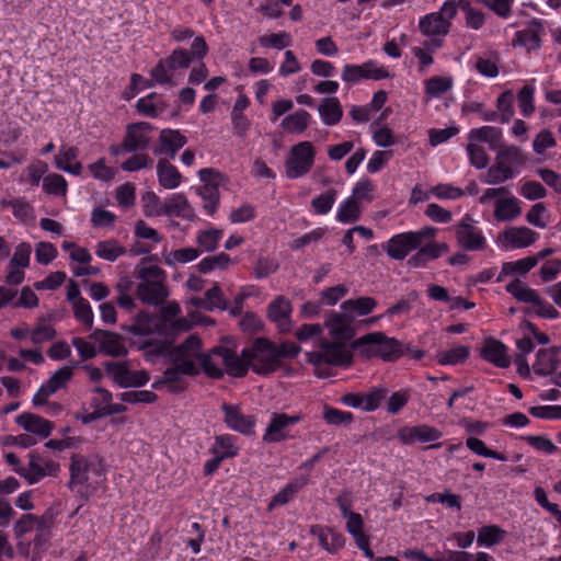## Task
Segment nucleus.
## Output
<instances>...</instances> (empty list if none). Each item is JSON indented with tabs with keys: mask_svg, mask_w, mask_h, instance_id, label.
<instances>
[{
	"mask_svg": "<svg viewBox=\"0 0 561 561\" xmlns=\"http://www.w3.org/2000/svg\"><path fill=\"white\" fill-rule=\"evenodd\" d=\"M236 442L237 438L232 435H218L215 437V443L210 448V453L214 456L220 457L222 460L233 458L239 453V447Z\"/></svg>",
	"mask_w": 561,
	"mask_h": 561,
	"instance_id": "32",
	"label": "nucleus"
},
{
	"mask_svg": "<svg viewBox=\"0 0 561 561\" xmlns=\"http://www.w3.org/2000/svg\"><path fill=\"white\" fill-rule=\"evenodd\" d=\"M515 176L514 169L495 158V163L488 169L486 184H500Z\"/></svg>",
	"mask_w": 561,
	"mask_h": 561,
	"instance_id": "38",
	"label": "nucleus"
},
{
	"mask_svg": "<svg viewBox=\"0 0 561 561\" xmlns=\"http://www.w3.org/2000/svg\"><path fill=\"white\" fill-rule=\"evenodd\" d=\"M173 70L168 68V62L165 59L160 60L151 70V78L154 82L159 84H170L175 85L172 79Z\"/></svg>",
	"mask_w": 561,
	"mask_h": 561,
	"instance_id": "62",
	"label": "nucleus"
},
{
	"mask_svg": "<svg viewBox=\"0 0 561 561\" xmlns=\"http://www.w3.org/2000/svg\"><path fill=\"white\" fill-rule=\"evenodd\" d=\"M470 163L477 169H484L489 164V156L485 149L473 141L467 145Z\"/></svg>",
	"mask_w": 561,
	"mask_h": 561,
	"instance_id": "53",
	"label": "nucleus"
},
{
	"mask_svg": "<svg viewBox=\"0 0 561 561\" xmlns=\"http://www.w3.org/2000/svg\"><path fill=\"white\" fill-rule=\"evenodd\" d=\"M376 306L377 301L373 297H358L343 301L341 309L351 318L355 319L356 317L370 313L376 308Z\"/></svg>",
	"mask_w": 561,
	"mask_h": 561,
	"instance_id": "29",
	"label": "nucleus"
},
{
	"mask_svg": "<svg viewBox=\"0 0 561 561\" xmlns=\"http://www.w3.org/2000/svg\"><path fill=\"white\" fill-rule=\"evenodd\" d=\"M202 351V341L197 335H190L179 345L169 351L170 362L179 365L185 376L199 375L198 359Z\"/></svg>",
	"mask_w": 561,
	"mask_h": 561,
	"instance_id": "5",
	"label": "nucleus"
},
{
	"mask_svg": "<svg viewBox=\"0 0 561 561\" xmlns=\"http://www.w3.org/2000/svg\"><path fill=\"white\" fill-rule=\"evenodd\" d=\"M538 237L539 234L536 231L528 227L522 226L511 227L504 230L500 234L499 240L505 247H510L512 249H523L534 244Z\"/></svg>",
	"mask_w": 561,
	"mask_h": 561,
	"instance_id": "18",
	"label": "nucleus"
},
{
	"mask_svg": "<svg viewBox=\"0 0 561 561\" xmlns=\"http://www.w3.org/2000/svg\"><path fill=\"white\" fill-rule=\"evenodd\" d=\"M198 194L204 201V209L208 213V215H214L217 210L220 199L218 187L213 184L203 185L198 188Z\"/></svg>",
	"mask_w": 561,
	"mask_h": 561,
	"instance_id": "44",
	"label": "nucleus"
},
{
	"mask_svg": "<svg viewBox=\"0 0 561 561\" xmlns=\"http://www.w3.org/2000/svg\"><path fill=\"white\" fill-rule=\"evenodd\" d=\"M336 198V191L333 188L320 194L311 201V207L319 215H325L331 209Z\"/></svg>",
	"mask_w": 561,
	"mask_h": 561,
	"instance_id": "49",
	"label": "nucleus"
},
{
	"mask_svg": "<svg viewBox=\"0 0 561 561\" xmlns=\"http://www.w3.org/2000/svg\"><path fill=\"white\" fill-rule=\"evenodd\" d=\"M409 390H400L393 392L387 400V412L397 414L410 400Z\"/></svg>",
	"mask_w": 561,
	"mask_h": 561,
	"instance_id": "64",
	"label": "nucleus"
},
{
	"mask_svg": "<svg viewBox=\"0 0 561 561\" xmlns=\"http://www.w3.org/2000/svg\"><path fill=\"white\" fill-rule=\"evenodd\" d=\"M502 130L493 126H482L480 128L471 129L468 139L469 141L486 142L490 149L500 147Z\"/></svg>",
	"mask_w": 561,
	"mask_h": 561,
	"instance_id": "34",
	"label": "nucleus"
},
{
	"mask_svg": "<svg viewBox=\"0 0 561 561\" xmlns=\"http://www.w3.org/2000/svg\"><path fill=\"white\" fill-rule=\"evenodd\" d=\"M469 353V347L459 345L451 350L439 352L436 357L440 365H457L465 362Z\"/></svg>",
	"mask_w": 561,
	"mask_h": 561,
	"instance_id": "45",
	"label": "nucleus"
},
{
	"mask_svg": "<svg viewBox=\"0 0 561 561\" xmlns=\"http://www.w3.org/2000/svg\"><path fill=\"white\" fill-rule=\"evenodd\" d=\"M15 422L24 431L38 435L41 438H47L54 428L50 421L28 412L18 415Z\"/></svg>",
	"mask_w": 561,
	"mask_h": 561,
	"instance_id": "20",
	"label": "nucleus"
},
{
	"mask_svg": "<svg viewBox=\"0 0 561 561\" xmlns=\"http://www.w3.org/2000/svg\"><path fill=\"white\" fill-rule=\"evenodd\" d=\"M93 392L94 397L91 399L90 403L92 409L98 410L103 415L107 416V409L113 399L112 393L103 387H95Z\"/></svg>",
	"mask_w": 561,
	"mask_h": 561,
	"instance_id": "52",
	"label": "nucleus"
},
{
	"mask_svg": "<svg viewBox=\"0 0 561 561\" xmlns=\"http://www.w3.org/2000/svg\"><path fill=\"white\" fill-rule=\"evenodd\" d=\"M522 214L518 199L514 196L495 202L494 218L497 221H511Z\"/></svg>",
	"mask_w": 561,
	"mask_h": 561,
	"instance_id": "31",
	"label": "nucleus"
},
{
	"mask_svg": "<svg viewBox=\"0 0 561 561\" xmlns=\"http://www.w3.org/2000/svg\"><path fill=\"white\" fill-rule=\"evenodd\" d=\"M230 256L224 252L204 257L198 264L197 270L203 274H207L216 268L225 270L230 263Z\"/></svg>",
	"mask_w": 561,
	"mask_h": 561,
	"instance_id": "47",
	"label": "nucleus"
},
{
	"mask_svg": "<svg viewBox=\"0 0 561 561\" xmlns=\"http://www.w3.org/2000/svg\"><path fill=\"white\" fill-rule=\"evenodd\" d=\"M301 420V415H287L285 413H273L271 422L263 435L265 443H278L285 440L287 435L285 428L289 425H294Z\"/></svg>",
	"mask_w": 561,
	"mask_h": 561,
	"instance_id": "17",
	"label": "nucleus"
},
{
	"mask_svg": "<svg viewBox=\"0 0 561 561\" xmlns=\"http://www.w3.org/2000/svg\"><path fill=\"white\" fill-rule=\"evenodd\" d=\"M157 175L159 184L167 190L178 187L182 181V175L178 169L163 158L158 161Z\"/></svg>",
	"mask_w": 561,
	"mask_h": 561,
	"instance_id": "28",
	"label": "nucleus"
},
{
	"mask_svg": "<svg viewBox=\"0 0 561 561\" xmlns=\"http://www.w3.org/2000/svg\"><path fill=\"white\" fill-rule=\"evenodd\" d=\"M153 159L146 153H136L122 163L124 171L134 172L146 168H152Z\"/></svg>",
	"mask_w": 561,
	"mask_h": 561,
	"instance_id": "57",
	"label": "nucleus"
},
{
	"mask_svg": "<svg viewBox=\"0 0 561 561\" xmlns=\"http://www.w3.org/2000/svg\"><path fill=\"white\" fill-rule=\"evenodd\" d=\"M353 318L346 312L331 313L325 321L333 341L322 340L318 350L307 353V359L316 368L322 365L347 367L352 364L353 355L345 343L354 336Z\"/></svg>",
	"mask_w": 561,
	"mask_h": 561,
	"instance_id": "1",
	"label": "nucleus"
},
{
	"mask_svg": "<svg viewBox=\"0 0 561 561\" xmlns=\"http://www.w3.org/2000/svg\"><path fill=\"white\" fill-rule=\"evenodd\" d=\"M353 348L366 357L378 356L383 360L393 362L404 355L403 344L383 332H371L360 336L353 343Z\"/></svg>",
	"mask_w": 561,
	"mask_h": 561,
	"instance_id": "3",
	"label": "nucleus"
},
{
	"mask_svg": "<svg viewBox=\"0 0 561 561\" xmlns=\"http://www.w3.org/2000/svg\"><path fill=\"white\" fill-rule=\"evenodd\" d=\"M454 233L458 247L463 251H483L486 248L488 243L482 230L469 215L454 226Z\"/></svg>",
	"mask_w": 561,
	"mask_h": 561,
	"instance_id": "8",
	"label": "nucleus"
},
{
	"mask_svg": "<svg viewBox=\"0 0 561 561\" xmlns=\"http://www.w3.org/2000/svg\"><path fill=\"white\" fill-rule=\"evenodd\" d=\"M505 289L516 300L520 302L533 304L534 306L540 302V296L538 295V293L535 289L526 285H523V283L518 278H515L514 280L508 283Z\"/></svg>",
	"mask_w": 561,
	"mask_h": 561,
	"instance_id": "35",
	"label": "nucleus"
},
{
	"mask_svg": "<svg viewBox=\"0 0 561 561\" xmlns=\"http://www.w3.org/2000/svg\"><path fill=\"white\" fill-rule=\"evenodd\" d=\"M543 26L540 20H531L525 30L515 34L514 45L525 46L528 50L536 49L540 46V35Z\"/></svg>",
	"mask_w": 561,
	"mask_h": 561,
	"instance_id": "26",
	"label": "nucleus"
},
{
	"mask_svg": "<svg viewBox=\"0 0 561 561\" xmlns=\"http://www.w3.org/2000/svg\"><path fill=\"white\" fill-rule=\"evenodd\" d=\"M360 208L358 202L354 197H348L339 208L336 219L340 222L347 224L358 220Z\"/></svg>",
	"mask_w": 561,
	"mask_h": 561,
	"instance_id": "46",
	"label": "nucleus"
},
{
	"mask_svg": "<svg viewBox=\"0 0 561 561\" xmlns=\"http://www.w3.org/2000/svg\"><path fill=\"white\" fill-rule=\"evenodd\" d=\"M125 253V248L113 239L100 241L95 245V254L106 261L113 262Z\"/></svg>",
	"mask_w": 561,
	"mask_h": 561,
	"instance_id": "40",
	"label": "nucleus"
},
{
	"mask_svg": "<svg viewBox=\"0 0 561 561\" xmlns=\"http://www.w3.org/2000/svg\"><path fill=\"white\" fill-rule=\"evenodd\" d=\"M316 151L311 142L301 141L290 148L285 161V173L288 179L306 175L314 163Z\"/></svg>",
	"mask_w": 561,
	"mask_h": 561,
	"instance_id": "7",
	"label": "nucleus"
},
{
	"mask_svg": "<svg viewBox=\"0 0 561 561\" xmlns=\"http://www.w3.org/2000/svg\"><path fill=\"white\" fill-rule=\"evenodd\" d=\"M221 354L222 366L226 367V370L229 375L233 377H243L247 375L250 363H248L243 355L240 357L227 347H222Z\"/></svg>",
	"mask_w": 561,
	"mask_h": 561,
	"instance_id": "30",
	"label": "nucleus"
},
{
	"mask_svg": "<svg viewBox=\"0 0 561 561\" xmlns=\"http://www.w3.org/2000/svg\"><path fill=\"white\" fill-rule=\"evenodd\" d=\"M560 347L540 348L536 354V362L533 365L534 371L540 376L552 374L559 365Z\"/></svg>",
	"mask_w": 561,
	"mask_h": 561,
	"instance_id": "25",
	"label": "nucleus"
},
{
	"mask_svg": "<svg viewBox=\"0 0 561 561\" xmlns=\"http://www.w3.org/2000/svg\"><path fill=\"white\" fill-rule=\"evenodd\" d=\"M481 355L486 362L500 368H506L511 364L507 356V347L501 341L493 337H488L484 341Z\"/></svg>",
	"mask_w": 561,
	"mask_h": 561,
	"instance_id": "21",
	"label": "nucleus"
},
{
	"mask_svg": "<svg viewBox=\"0 0 561 561\" xmlns=\"http://www.w3.org/2000/svg\"><path fill=\"white\" fill-rule=\"evenodd\" d=\"M171 343L161 340H148L140 346L145 351V355L149 359H153L160 355L165 354L171 350Z\"/></svg>",
	"mask_w": 561,
	"mask_h": 561,
	"instance_id": "59",
	"label": "nucleus"
},
{
	"mask_svg": "<svg viewBox=\"0 0 561 561\" xmlns=\"http://www.w3.org/2000/svg\"><path fill=\"white\" fill-rule=\"evenodd\" d=\"M502 123H507L514 115L513 94L510 91L502 93L496 101Z\"/></svg>",
	"mask_w": 561,
	"mask_h": 561,
	"instance_id": "63",
	"label": "nucleus"
},
{
	"mask_svg": "<svg viewBox=\"0 0 561 561\" xmlns=\"http://www.w3.org/2000/svg\"><path fill=\"white\" fill-rule=\"evenodd\" d=\"M428 503H440L448 508L459 511L461 508V497L455 493H431L425 497Z\"/></svg>",
	"mask_w": 561,
	"mask_h": 561,
	"instance_id": "58",
	"label": "nucleus"
},
{
	"mask_svg": "<svg viewBox=\"0 0 561 561\" xmlns=\"http://www.w3.org/2000/svg\"><path fill=\"white\" fill-rule=\"evenodd\" d=\"M453 87V80L447 77H433L428 79L425 83V92L428 96L436 98Z\"/></svg>",
	"mask_w": 561,
	"mask_h": 561,
	"instance_id": "48",
	"label": "nucleus"
},
{
	"mask_svg": "<svg viewBox=\"0 0 561 561\" xmlns=\"http://www.w3.org/2000/svg\"><path fill=\"white\" fill-rule=\"evenodd\" d=\"M123 402L136 403H153L157 401L158 396L149 390L126 391L119 394Z\"/></svg>",
	"mask_w": 561,
	"mask_h": 561,
	"instance_id": "56",
	"label": "nucleus"
},
{
	"mask_svg": "<svg viewBox=\"0 0 561 561\" xmlns=\"http://www.w3.org/2000/svg\"><path fill=\"white\" fill-rule=\"evenodd\" d=\"M207 310L214 309L226 310L228 309V301L224 298V294L218 284H215L210 289L205 293Z\"/></svg>",
	"mask_w": 561,
	"mask_h": 561,
	"instance_id": "54",
	"label": "nucleus"
},
{
	"mask_svg": "<svg viewBox=\"0 0 561 561\" xmlns=\"http://www.w3.org/2000/svg\"><path fill=\"white\" fill-rule=\"evenodd\" d=\"M91 339L98 343L99 351L105 355L119 357L125 356L128 352L122 336L114 332L95 330L91 334Z\"/></svg>",
	"mask_w": 561,
	"mask_h": 561,
	"instance_id": "15",
	"label": "nucleus"
},
{
	"mask_svg": "<svg viewBox=\"0 0 561 561\" xmlns=\"http://www.w3.org/2000/svg\"><path fill=\"white\" fill-rule=\"evenodd\" d=\"M506 531L497 525H485L479 529L477 542L481 547H493L501 543Z\"/></svg>",
	"mask_w": 561,
	"mask_h": 561,
	"instance_id": "37",
	"label": "nucleus"
},
{
	"mask_svg": "<svg viewBox=\"0 0 561 561\" xmlns=\"http://www.w3.org/2000/svg\"><path fill=\"white\" fill-rule=\"evenodd\" d=\"M319 114L325 125H336L342 116L343 110L337 98H325L318 107Z\"/></svg>",
	"mask_w": 561,
	"mask_h": 561,
	"instance_id": "33",
	"label": "nucleus"
},
{
	"mask_svg": "<svg viewBox=\"0 0 561 561\" xmlns=\"http://www.w3.org/2000/svg\"><path fill=\"white\" fill-rule=\"evenodd\" d=\"M14 470L25 478L30 484H33L46 476H55L59 470V466L53 460H46L35 453H31L27 466L14 468Z\"/></svg>",
	"mask_w": 561,
	"mask_h": 561,
	"instance_id": "11",
	"label": "nucleus"
},
{
	"mask_svg": "<svg viewBox=\"0 0 561 561\" xmlns=\"http://www.w3.org/2000/svg\"><path fill=\"white\" fill-rule=\"evenodd\" d=\"M293 307L290 301L284 296H276L267 307L268 319L277 325V329L282 333L290 331L291 322L290 314Z\"/></svg>",
	"mask_w": 561,
	"mask_h": 561,
	"instance_id": "14",
	"label": "nucleus"
},
{
	"mask_svg": "<svg viewBox=\"0 0 561 561\" xmlns=\"http://www.w3.org/2000/svg\"><path fill=\"white\" fill-rule=\"evenodd\" d=\"M165 60L168 62V68L173 71L179 68H188L193 61L191 54L183 48L174 49Z\"/></svg>",
	"mask_w": 561,
	"mask_h": 561,
	"instance_id": "60",
	"label": "nucleus"
},
{
	"mask_svg": "<svg viewBox=\"0 0 561 561\" xmlns=\"http://www.w3.org/2000/svg\"><path fill=\"white\" fill-rule=\"evenodd\" d=\"M243 357L259 375H268L279 366L275 344L263 337L256 339L250 348L243 350Z\"/></svg>",
	"mask_w": 561,
	"mask_h": 561,
	"instance_id": "4",
	"label": "nucleus"
},
{
	"mask_svg": "<svg viewBox=\"0 0 561 561\" xmlns=\"http://www.w3.org/2000/svg\"><path fill=\"white\" fill-rule=\"evenodd\" d=\"M312 533L318 537L320 546L328 552H336L344 546V537L331 529L317 527Z\"/></svg>",
	"mask_w": 561,
	"mask_h": 561,
	"instance_id": "36",
	"label": "nucleus"
},
{
	"mask_svg": "<svg viewBox=\"0 0 561 561\" xmlns=\"http://www.w3.org/2000/svg\"><path fill=\"white\" fill-rule=\"evenodd\" d=\"M419 27L427 37L445 36L449 32L450 22L444 19L442 13L433 12L420 20Z\"/></svg>",
	"mask_w": 561,
	"mask_h": 561,
	"instance_id": "24",
	"label": "nucleus"
},
{
	"mask_svg": "<svg viewBox=\"0 0 561 561\" xmlns=\"http://www.w3.org/2000/svg\"><path fill=\"white\" fill-rule=\"evenodd\" d=\"M221 410L224 412V422L230 430L247 436L254 434V416L242 413L238 405L230 403H224Z\"/></svg>",
	"mask_w": 561,
	"mask_h": 561,
	"instance_id": "12",
	"label": "nucleus"
},
{
	"mask_svg": "<svg viewBox=\"0 0 561 561\" xmlns=\"http://www.w3.org/2000/svg\"><path fill=\"white\" fill-rule=\"evenodd\" d=\"M161 213L165 216H176L192 220L195 217L194 209L183 194H173L163 204Z\"/></svg>",
	"mask_w": 561,
	"mask_h": 561,
	"instance_id": "23",
	"label": "nucleus"
},
{
	"mask_svg": "<svg viewBox=\"0 0 561 561\" xmlns=\"http://www.w3.org/2000/svg\"><path fill=\"white\" fill-rule=\"evenodd\" d=\"M222 346L214 347L209 352L201 351V356L198 359L199 371L203 370L206 376L214 379H220L224 376V370L221 369L222 363Z\"/></svg>",
	"mask_w": 561,
	"mask_h": 561,
	"instance_id": "22",
	"label": "nucleus"
},
{
	"mask_svg": "<svg viewBox=\"0 0 561 561\" xmlns=\"http://www.w3.org/2000/svg\"><path fill=\"white\" fill-rule=\"evenodd\" d=\"M201 252L195 248H182L173 250L169 253H164V262L170 266H174L178 263L193 262L199 256Z\"/></svg>",
	"mask_w": 561,
	"mask_h": 561,
	"instance_id": "42",
	"label": "nucleus"
},
{
	"mask_svg": "<svg viewBox=\"0 0 561 561\" xmlns=\"http://www.w3.org/2000/svg\"><path fill=\"white\" fill-rule=\"evenodd\" d=\"M144 262L145 260L136 266L137 276L140 280L136 287L137 298L147 305H162L169 296V289L165 285L167 274L157 265H142Z\"/></svg>",
	"mask_w": 561,
	"mask_h": 561,
	"instance_id": "2",
	"label": "nucleus"
},
{
	"mask_svg": "<svg viewBox=\"0 0 561 561\" xmlns=\"http://www.w3.org/2000/svg\"><path fill=\"white\" fill-rule=\"evenodd\" d=\"M323 419L328 424L337 426L352 423L353 414L324 405Z\"/></svg>",
	"mask_w": 561,
	"mask_h": 561,
	"instance_id": "55",
	"label": "nucleus"
},
{
	"mask_svg": "<svg viewBox=\"0 0 561 561\" xmlns=\"http://www.w3.org/2000/svg\"><path fill=\"white\" fill-rule=\"evenodd\" d=\"M79 150L76 147L62 146L55 156L56 168L73 175H80L82 164L77 161Z\"/></svg>",
	"mask_w": 561,
	"mask_h": 561,
	"instance_id": "27",
	"label": "nucleus"
},
{
	"mask_svg": "<svg viewBox=\"0 0 561 561\" xmlns=\"http://www.w3.org/2000/svg\"><path fill=\"white\" fill-rule=\"evenodd\" d=\"M310 114L305 110H299L294 114L286 116L282 126L289 133H304L309 125Z\"/></svg>",
	"mask_w": 561,
	"mask_h": 561,
	"instance_id": "39",
	"label": "nucleus"
},
{
	"mask_svg": "<svg viewBox=\"0 0 561 561\" xmlns=\"http://www.w3.org/2000/svg\"><path fill=\"white\" fill-rule=\"evenodd\" d=\"M435 229L424 228L420 231L403 232L389 239L387 254L397 261L403 260L409 253L419 249L425 238L434 236Z\"/></svg>",
	"mask_w": 561,
	"mask_h": 561,
	"instance_id": "6",
	"label": "nucleus"
},
{
	"mask_svg": "<svg viewBox=\"0 0 561 561\" xmlns=\"http://www.w3.org/2000/svg\"><path fill=\"white\" fill-rule=\"evenodd\" d=\"M153 127L147 122L131 123L126 127L125 137L118 148H113V153L122 151L137 152L148 148L150 144L149 134Z\"/></svg>",
	"mask_w": 561,
	"mask_h": 561,
	"instance_id": "10",
	"label": "nucleus"
},
{
	"mask_svg": "<svg viewBox=\"0 0 561 561\" xmlns=\"http://www.w3.org/2000/svg\"><path fill=\"white\" fill-rule=\"evenodd\" d=\"M43 188L47 194L66 195L67 181L60 174L53 173L44 178Z\"/></svg>",
	"mask_w": 561,
	"mask_h": 561,
	"instance_id": "50",
	"label": "nucleus"
},
{
	"mask_svg": "<svg viewBox=\"0 0 561 561\" xmlns=\"http://www.w3.org/2000/svg\"><path fill=\"white\" fill-rule=\"evenodd\" d=\"M56 336V330L47 324L44 319H39L37 325L31 330L30 337L34 344H42Z\"/></svg>",
	"mask_w": 561,
	"mask_h": 561,
	"instance_id": "51",
	"label": "nucleus"
},
{
	"mask_svg": "<svg viewBox=\"0 0 561 561\" xmlns=\"http://www.w3.org/2000/svg\"><path fill=\"white\" fill-rule=\"evenodd\" d=\"M73 313L77 320L87 325L89 329L93 325V311L85 299H79L73 305Z\"/></svg>",
	"mask_w": 561,
	"mask_h": 561,
	"instance_id": "61",
	"label": "nucleus"
},
{
	"mask_svg": "<svg viewBox=\"0 0 561 561\" xmlns=\"http://www.w3.org/2000/svg\"><path fill=\"white\" fill-rule=\"evenodd\" d=\"M222 237V231L219 229L201 230L197 232L196 242L202 251L214 252L219 244Z\"/></svg>",
	"mask_w": 561,
	"mask_h": 561,
	"instance_id": "41",
	"label": "nucleus"
},
{
	"mask_svg": "<svg viewBox=\"0 0 561 561\" xmlns=\"http://www.w3.org/2000/svg\"><path fill=\"white\" fill-rule=\"evenodd\" d=\"M100 465L101 459L98 456L72 455L70 458V485L83 484L89 479V471L96 470Z\"/></svg>",
	"mask_w": 561,
	"mask_h": 561,
	"instance_id": "13",
	"label": "nucleus"
},
{
	"mask_svg": "<svg viewBox=\"0 0 561 561\" xmlns=\"http://www.w3.org/2000/svg\"><path fill=\"white\" fill-rule=\"evenodd\" d=\"M104 368L121 388H138L145 386L150 379L146 370H130L126 362H105Z\"/></svg>",
	"mask_w": 561,
	"mask_h": 561,
	"instance_id": "9",
	"label": "nucleus"
},
{
	"mask_svg": "<svg viewBox=\"0 0 561 561\" xmlns=\"http://www.w3.org/2000/svg\"><path fill=\"white\" fill-rule=\"evenodd\" d=\"M398 437L404 445L415 443L435 442L442 437V432L436 427L422 424L417 426H404L399 430Z\"/></svg>",
	"mask_w": 561,
	"mask_h": 561,
	"instance_id": "16",
	"label": "nucleus"
},
{
	"mask_svg": "<svg viewBox=\"0 0 561 561\" xmlns=\"http://www.w3.org/2000/svg\"><path fill=\"white\" fill-rule=\"evenodd\" d=\"M187 142L184 135L176 129H162L159 136V145L153 149L157 156L165 154L174 158L175 153Z\"/></svg>",
	"mask_w": 561,
	"mask_h": 561,
	"instance_id": "19",
	"label": "nucleus"
},
{
	"mask_svg": "<svg viewBox=\"0 0 561 561\" xmlns=\"http://www.w3.org/2000/svg\"><path fill=\"white\" fill-rule=\"evenodd\" d=\"M496 158L501 161H504L505 164L511 165L513 169L514 167L524 165L527 161V158L523 153L522 149L516 146L502 147L499 150Z\"/></svg>",
	"mask_w": 561,
	"mask_h": 561,
	"instance_id": "43",
	"label": "nucleus"
}]
</instances>
